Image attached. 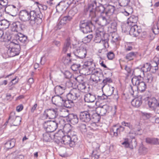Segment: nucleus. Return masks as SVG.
<instances>
[{
  "instance_id": "nucleus-1",
  "label": "nucleus",
  "mask_w": 159,
  "mask_h": 159,
  "mask_svg": "<svg viewBox=\"0 0 159 159\" xmlns=\"http://www.w3.org/2000/svg\"><path fill=\"white\" fill-rule=\"evenodd\" d=\"M43 15L40 11H31L29 12L26 10H22L20 11L19 18L22 21H29L30 24L33 26L36 23L39 24L42 22Z\"/></svg>"
},
{
  "instance_id": "nucleus-2",
  "label": "nucleus",
  "mask_w": 159,
  "mask_h": 159,
  "mask_svg": "<svg viewBox=\"0 0 159 159\" xmlns=\"http://www.w3.org/2000/svg\"><path fill=\"white\" fill-rule=\"evenodd\" d=\"M65 120L60 117L55 119L53 120L45 121L43 126L47 132L52 133L55 131L58 127H62L66 125Z\"/></svg>"
},
{
  "instance_id": "nucleus-3",
  "label": "nucleus",
  "mask_w": 159,
  "mask_h": 159,
  "mask_svg": "<svg viewBox=\"0 0 159 159\" xmlns=\"http://www.w3.org/2000/svg\"><path fill=\"white\" fill-rule=\"evenodd\" d=\"M79 26L80 30L84 33L92 32L95 29V26L91 20H81Z\"/></svg>"
},
{
  "instance_id": "nucleus-4",
  "label": "nucleus",
  "mask_w": 159,
  "mask_h": 159,
  "mask_svg": "<svg viewBox=\"0 0 159 159\" xmlns=\"http://www.w3.org/2000/svg\"><path fill=\"white\" fill-rule=\"evenodd\" d=\"M77 139L76 133L73 132H71L70 135H65L62 138L63 143L65 145H69L70 147L75 146Z\"/></svg>"
},
{
  "instance_id": "nucleus-5",
  "label": "nucleus",
  "mask_w": 159,
  "mask_h": 159,
  "mask_svg": "<svg viewBox=\"0 0 159 159\" xmlns=\"http://www.w3.org/2000/svg\"><path fill=\"white\" fill-rule=\"evenodd\" d=\"M105 35V32L102 30H98L96 31L94 41L96 43H102L105 48L107 46L108 47V39H105L104 36Z\"/></svg>"
},
{
  "instance_id": "nucleus-6",
  "label": "nucleus",
  "mask_w": 159,
  "mask_h": 159,
  "mask_svg": "<svg viewBox=\"0 0 159 159\" xmlns=\"http://www.w3.org/2000/svg\"><path fill=\"white\" fill-rule=\"evenodd\" d=\"M7 48H9L7 53L10 54L11 57H12L18 55L20 49V45L15 41L10 43Z\"/></svg>"
},
{
  "instance_id": "nucleus-7",
  "label": "nucleus",
  "mask_w": 159,
  "mask_h": 159,
  "mask_svg": "<svg viewBox=\"0 0 159 159\" xmlns=\"http://www.w3.org/2000/svg\"><path fill=\"white\" fill-rule=\"evenodd\" d=\"M96 23L102 26H105L109 24L111 21V17L106 15L101 14L98 19L96 18L93 20Z\"/></svg>"
},
{
  "instance_id": "nucleus-8",
  "label": "nucleus",
  "mask_w": 159,
  "mask_h": 159,
  "mask_svg": "<svg viewBox=\"0 0 159 159\" xmlns=\"http://www.w3.org/2000/svg\"><path fill=\"white\" fill-rule=\"evenodd\" d=\"M58 115L57 109V108H51L47 109L44 111L43 118L44 119H53L58 118L57 117Z\"/></svg>"
},
{
  "instance_id": "nucleus-9",
  "label": "nucleus",
  "mask_w": 159,
  "mask_h": 159,
  "mask_svg": "<svg viewBox=\"0 0 159 159\" xmlns=\"http://www.w3.org/2000/svg\"><path fill=\"white\" fill-rule=\"evenodd\" d=\"M97 2L95 1L94 3H91L88 5V7L85 9V12H89V16L93 20L96 16V6Z\"/></svg>"
},
{
  "instance_id": "nucleus-10",
  "label": "nucleus",
  "mask_w": 159,
  "mask_h": 159,
  "mask_svg": "<svg viewBox=\"0 0 159 159\" xmlns=\"http://www.w3.org/2000/svg\"><path fill=\"white\" fill-rule=\"evenodd\" d=\"M80 92L79 89L73 88L66 95L67 99H69L73 101L76 100L80 97Z\"/></svg>"
},
{
  "instance_id": "nucleus-11",
  "label": "nucleus",
  "mask_w": 159,
  "mask_h": 159,
  "mask_svg": "<svg viewBox=\"0 0 159 159\" xmlns=\"http://www.w3.org/2000/svg\"><path fill=\"white\" fill-rule=\"evenodd\" d=\"M131 81L133 85L134 84L136 86L137 89L139 91L143 92L146 89V86L145 83L141 81L138 78H133L132 79Z\"/></svg>"
},
{
  "instance_id": "nucleus-12",
  "label": "nucleus",
  "mask_w": 159,
  "mask_h": 159,
  "mask_svg": "<svg viewBox=\"0 0 159 159\" xmlns=\"http://www.w3.org/2000/svg\"><path fill=\"white\" fill-rule=\"evenodd\" d=\"M15 38L13 42L15 41L16 43H18V44H20V43L19 42L23 44H25L28 42L27 37L21 33H19L17 34L16 35Z\"/></svg>"
},
{
  "instance_id": "nucleus-13",
  "label": "nucleus",
  "mask_w": 159,
  "mask_h": 159,
  "mask_svg": "<svg viewBox=\"0 0 159 159\" xmlns=\"http://www.w3.org/2000/svg\"><path fill=\"white\" fill-rule=\"evenodd\" d=\"M92 111H81L80 113V119L83 122H89L91 120Z\"/></svg>"
},
{
  "instance_id": "nucleus-14",
  "label": "nucleus",
  "mask_w": 159,
  "mask_h": 159,
  "mask_svg": "<svg viewBox=\"0 0 159 159\" xmlns=\"http://www.w3.org/2000/svg\"><path fill=\"white\" fill-rule=\"evenodd\" d=\"M18 9L16 6L13 5H9L5 8V11L6 13L13 16H16L17 13Z\"/></svg>"
},
{
  "instance_id": "nucleus-15",
  "label": "nucleus",
  "mask_w": 159,
  "mask_h": 159,
  "mask_svg": "<svg viewBox=\"0 0 159 159\" xmlns=\"http://www.w3.org/2000/svg\"><path fill=\"white\" fill-rule=\"evenodd\" d=\"M24 25L19 21L13 22L11 26V30L12 32H18L23 30Z\"/></svg>"
},
{
  "instance_id": "nucleus-16",
  "label": "nucleus",
  "mask_w": 159,
  "mask_h": 159,
  "mask_svg": "<svg viewBox=\"0 0 159 159\" xmlns=\"http://www.w3.org/2000/svg\"><path fill=\"white\" fill-rule=\"evenodd\" d=\"M110 108V107L107 105H104L100 106L96 108V111L100 116H103L106 114Z\"/></svg>"
},
{
  "instance_id": "nucleus-17",
  "label": "nucleus",
  "mask_w": 159,
  "mask_h": 159,
  "mask_svg": "<svg viewBox=\"0 0 159 159\" xmlns=\"http://www.w3.org/2000/svg\"><path fill=\"white\" fill-rule=\"evenodd\" d=\"M67 121L70 123L74 125L77 124L79 121L77 115L74 114H70L67 116Z\"/></svg>"
},
{
  "instance_id": "nucleus-18",
  "label": "nucleus",
  "mask_w": 159,
  "mask_h": 159,
  "mask_svg": "<svg viewBox=\"0 0 159 159\" xmlns=\"http://www.w3.org/2000/svg\"><path fill=\"white\" fill-rule=\"evenodd\" d=\"M64 98L62 95H56L52 97V101H54V103H53L55 105H60L63 103Z\"/></svg>"
},
{
  "instance_id": "nucleus-19",
  "label": "nucleus",
  "mask_w": 159,
  "mask_h": 159,
  "mask_svg": "<svg viewBox=\"0 0 159 159\" xmlns=\"http://www.w3.org/2000/svg\"><path fill=\"white\" fill-rule=\"evenodd\" d=\"M141 31V30L138 29L137 25H131L129 33L131 35H133L134 37H137L138 36Z\"/></svg>"
},
{
  "instance_id": "nucleus-20",
  "label": "nucleus",
  "mask_w": 159,
  "mask_h": 159,
  "mask_svg": "<svg viewBox=\"0 0 159 159\" xmlns=\"http://www.w3.org/2000/svg\"><path fill=\"white\" fill-rule=\"evenodd\" d=\"M66 88V86L63 84L57 85L54 88L55 93L57 95H62Z\"/></svg>"
},
{
  "instance_id": "nucleus-21",
  "label": "nucleus",
  "mask_w": 159,
  "mask_h": 159,
  "mask_svg": "<svg viewBox=\"0 0 159 159\" xmlns=\"http://www.w3.org/2000/svg\"><path fill=\"white\" fill-rule=\"evenodd\" d=\"M115 9V7L112 5L109 4L105 5V9L104 13L105 15L110 17L114 13Z\"/></svg>"
},
{
  "instance_id": "nucleus-22",
  "label": "nucleus",
  "mask_w": 159,
  "mask_h": 159,
  "mask_svg": "<svg viewBox=\"0 0 159 159\" xmlns=\"http://www.w3.org/2000/svg\"><path fill=\"white\" fill-rule=\"evenodd\" d=\"M76 54L78 53V55H75L80 59H83L85 57L86 55V48L80 47L79 49H76L75 52Z\"/></svg>"
},
{
  "instance_id": "nucleus-23",
  "label": "nucleus",
  "mask_w": 159,
  "mask_h": 159,
  "mask_svg": "<svg viewBox=\"0 0 159 159\" xmlns=\"http://www.w3.org/2000/svg\"><path fill=\"white\" fill-rule=\"evenodd\" d=\"M149 107L153 110L157 105V100L154 98L148 99L146 101Z\"/></svg>"
},
{
  "instance_id": "nucleus-24",
  "label": "nucleus",
  "mask_w": 159,
  "mask_h": 159,
  "mask_svg": "<svg viewBox=\"0 0 159 159\" xmlns=\"http://www.w3.org/2000/svg\"><path fill=\"white\" fill-rule=\"evenodd\" d=\"M96 99L95 96L90 93L86 94L84 96V100L87 102H93Z\"/></svg>"
},
{
  "instance_id": "nucleus-25",
  "label": "nucleus",
  "mask_w": 159,
  "mask_h": 159,
  "mask_svg": "<svg viewBox=\"0 0 159 159\" xmlns=\"http://www.w3.org/2000/svg\"><path fill=\"white\" fill-rule=\"evenodd\" d=\"M71 44V43L70 39L69 38H67L63 47L62 50V53H66L68 50L71 48L70 46Z\"/></svg>"
},
{
  "instance_id": "nucleus-26",
  "label": "nucleus",
  "mask_w": 159,
  "mask_h": 159,
  "mask_svg": "<svg viewBox=\"0 0 159 159\" xmlns=\"http://www.w3.org/2000/svg\"><path fill=\"white\" fill-rule=\"evenodd\" d=\"M142 97L139 96L138 98L134 99L131 102L132 105L135 107H140L142 104Z\"/></svg>"
},
{
  "instance_id": "nucleus-27",
  "label": "nucleus",
  "mask_w": 159,
  "mask_h": 159,
  "mask_svg": "<svg viewBox=\"0 0 159 159\" xmlns=\"http://www.w3.org/2000/svg\"><path fill=\"white\" fill-rule=\"evenodd\" d=\"M138 17L134 15H132L128 19L127 23L130 26L133 25H136V23L138 21Z\"/></svg>"
},
{
  "instance_id": "nucleus-28",
  "label": "nucleus",
  "mask_w": 159,
  "mask_h": 159,
  "mask_svg": "<svg viewBox=\"0 0 159 159\" xmlns=\"http://www.w3.org/2000/svg\"><path fill=\"white\" fill-rule=\"evenodd\" d=\"M146 142L148 143L153 144L159 145V139L158 138H147L145 139Z\"/></svg>"
},
{
  "instance_id": "nucleus-29",
  "label": "nucleus",
  "mask_w": 159,
  "mask_h": 159,
  "mask_svg": "<svg viewBox=\"0 0 159 159\" xmlns=\"http://www.w3.org/2000/svg\"><path fill=\"white\" fill-rule=\"evenodd\" d=\"M15 139H12L8 140L5 144V148L7 149L12 148L15 145Z\"/></svg>"
},
{
  "instance_id": "nucleus-30",
  "label": "nucleus",
  "mask_w": 159,
  "mask_h": 159,
  "mask_svg": "<svg viewBox=\"0 0 159 159\" xmlns=\"http://www.w3.org/2000/svg\"><path fill=\"white\" fill-rule=\"evenodd\" d=\"M49 132H47L43 134V139L44 141L46 142H49L51 141L54 138V135L51 134L49 133Z\"/></svg>"
},
{
  "instance_id": "nucleus-31",
  "label": "nucleus",
  "mask_w": 159,
  "mask_h": 159,
  "mask_svg": "<svg viewBox=\"0 0 159 159\" xmlns=\"http://www.w3.org/2000/svg\"><path fill=\"white\" fill-rule=\"evenodd\" d=\"M92 122H93L98 123L100 119V116L96 112L94 113H93L92 112L91 116V117Z\"/></svg>"
},
{
  "instance_id": "nucleus-32",
  "label": "nucleus",
  "mask_w": 159,
  "mask_h": 159,
  "mask_svg": "<svg viewBox=\"0 0 159 159\" xmlns=\"http://www.w3.org/2000/svg\"><path fill=\"white\" fill-rule=\"evenodd\" d=\"M10 25L9 22L6 20H0V28L5 29L7 28Z\"/></svg>"
},
{
  "instance_id": "nucleus-33",
  "label": "nucleus",
  "mask_w": 159,
  "mask_h": 159,
  "mask_svg": "<svg viewBox=\"0 0 159 159\" xmlns=\"http://www.w3.org/2000/svg\"><path fill=\"white\" fill-rule=\"evenodd\" d=\"M63 104L65 107L68 108H70L74 105L73 101L69 99L66 100L65 98Z\"/></svg>"
},
{
  "instance_id": "nucleus-34",
  "label": "nucleus",
  "mask_w": 159,
  "mask_h": 159,
  "mask_svg": "<svg viewBox=\"0 0 159 159\" xmlns=\"http://www.w3.org/2000/svg\"><path fill=\"white\" fill-rule=\"evenodd\" d=\"M84 66H81V68L79 69V72L82 75H86L90 74V70L89 68H87L84 67Z\"/></svg>"
},
{
  "instance_id": "nucleus-35",
  "label": "nucleus",
  "mask_w": 159,
  "mask_h": 159,
  "mask_svg": "<svg viewBox=\"0 0 159 159\" xmlns=\"http://www.w3.org/2000/svg\"><path fill=\"white\" fill-rule=\"evenodd\" d=\"M152 68V66L151 64L148 63H146L142 67L141 70L143 73L144 72H147L150 71Z\"/></svg>"
},
{
  "instance_id": "nucleus-36",
  "label": "nucleus",
  "mask_w": 159,
  "mask_h": 159,
  "mask_svg": "<svg viewBox=\"0 0 159 159\" xmlns=\"http://www.w3.org/2000/svg\"><path fill=\"white\" fill-rule=\"evenodd\" d=\"M99 4V6H96V11L100 12L101 14H103L105 11V5H103L102 4Z\"/></svg>"
},
{
  "instance_id": "nucleus-37",
  "label": "nucleus",
  "mask_w": 159,
  "mask_h": 159,
  "mask_svg": "<svg viewBox=\"0 0 159 159\" xmlns=\"http://www.w3.org/2000/svg\"><path fill=\"white\" fill-rule=\"evenodd\" d=\"M130 136L132 139L131 142L129 143V148L131 149H133L136 147L137 145V143L136 139L134 138V136H131V135H130Z\"/></svg>"
},
{
  "instance_id": "nucleus-38",
  "label": "nucleus",
  "mask_w": 159,
  "mask_h": 159,
  "mask_svg": "<svg viewBox=\"0 0 159 159\" xmlns=\"http://www.w3.org/2000/svg\"><path fill=\"white\" fill-rule=\"evenodd\" d=\"M119 130V125H115L113 126L111 132L113 133L114 136H117L118 134L120 133Z\"/></svg>"
},
{
  "instance_id": "nucleus-39",
  "label": "nucleus",
  "mask_w": 159,
  "mask_h": 159,
  "mask_svg": "<svg viewBox=\"0 0 159 159\" xmlns=\"http://www.w3.org/2000/svg\"><path fill=\"white\" fill-rule=\"evenodd\" d=\"M119 5L122 7L127 6L130 2V0H117Z\"/></svg>"
},
{
  "instance_id": "nucleus-40",
  "label": "nucleus",
  "mask_w": 159,
  "mask_h": 159,
  "mask_svg": "<svg viewBox=\"0 0 159 159\" xmlns=\"http://www.w3.org/2000/svg\"><path fill=\"white\" fill-rule=\"evenodd\" d=\"M78 11V10L77 7H74L69 11L68 14L69 16L73 17L77 13Z\"/></svg>"
},
{
  "instance_id": "nucleus-41",
  "label": "nucleus",
  "mask_w": 159,
  "mask_h": 159,
  "mask_svg": "<svg viewBox=\"0 0 159 159\" xmlns=\"http://www.w3.org/2000/svg\"><path fill=\"white\" fill-rule=\"evenodd\" d=\"M85 66H90L89 68H93L95 66V64L92 61H86L84 62V65Z\"/></svg>"
},
{
  "instance_id": "nucleus-42",
  "label": "nucleus",
  "mask_w": 159,
  "mask_h": 159,
  "mask_svg": "<svg viewBox=\"0 0 159 159\" xmlns=\"http://www.w3.org/2000/svg\"><path fill=\"white\" fill-rule=\"evenodd\" d=\"M136 89H137L136 86L134 84L133 85V86H132L131 85H130V87L129 88V90L132 95L135 96V95H134V93L135 92H137L136 90Z\"/></svg>"
},
{
  "instance_id": "nucleus-43",
  "label": "nucleus",
  "mask_w": 159,
  "mask_h": 159,
  "mask_svg": "<svg viewBox=\"0 0 159 159\" xmlns=\"http://www.w3.org/2000/svg\"><path fill=\"white\" fill-rule=\"evenodd\" d=\"M152 32L155 34H157L159 33V26L158 24L154 25L152 29Z\"/></svg>"
},
{
  "instance_id": "nucleus-44",
  "label": "nucleus",
  "mask_w": 159,
  "mask_h": 159,
  "mask_svg": "<svg viewBox=\"0 0 159 159\" xmlns=\"http://www.w3.org/2000/svg\"><path fill=\"white\" fill-rule=\"evenodd\" d=\"M112 80L110 78H106L104 79L102 81L101 84L102 85V88L104 87L107 83H111L112 82Z\"/></svg>"
},
{
  "instance_id": "nucleus-45",
  "label": "nucleus",
  "mask_w": 159,
  "mask_h": 159,
  "mask_svg": "<svg viewBox=\"0 0 159 159\" xmlns=\"http://www.w3.org/2000/svg\"><path fill=\"white\" fill-rule=\"evenodd\" d=\"M81 67V66L80 64H74L71 66V68L73 71H76L78 70H79Z\"/></svg>"
},
{
  "instance_id": "nucleus-46",
  "label": "nucleus",
  "mask_w": 159,
  "mask_h": 159,
  "mask_svg": "<svg viewBox=\"0 0 159 159\" xmlns=\"http://www.w3.org/2000/svg\"><path fill=\"white\" fill-rule=\"evenodd\" d=\"M153 77L151 74H148L145 77L146 81L148 83H151L153 80Z\"/></svg>"
},
{
  "instance_id": "nucleus-47",
  "label": "nucleus",
  "mask_w": 159,
  "mask_h": 159,
  "mask_svg": "<svg viewBox=\"0 0 159 159\" xmlns=\"http://www.w3.org/2000/svg\"><path fill=\"white\" fill-rule=\"evenodd\" d=\"M131 26H130V25H129L128 23L127 24L123 25L122 26V31L124 32H126L129 30H130Z\"/></svg>"
},
{
  "instance_id": "nucleus-48",
  "label": "nucleus",
  "mask_w": 159,
  "mask_h": 159,
  "mask_svg": "<svg viewBox=\"0 0 159 159\" xmlns=\"http://www.w3.org/2000/svg\"><path fill=\"white\" fill-rule=\"evenodd\" d=\"M66 24V23L62 19H61L57 25V28L59 29H60Z\"/></svg>"
},
{
  "instance_id": "nucleus-49",
  "label": "nucleus",
  "mask_w": 159,
  "mask_h": 159,
  "mask_svg": "<svg viewBox=\"0 0 159 159\" xmlns=\"http://www.w3.org/2000/svg\"><path fill=\"white\" fill-rule=\"evenodd\" d=\"M114 88L113 87H109L107 90V97L111 96L113 93Z\"/></svg>"
},
{
  "instance_id": "nucleus-50",
  "label": "nucleus",
  "mask_w": 159,
  "mask_h": 159,
  "mask_svg": "<svg viewBox=\"0 0 159 159\" xmlns=\"http://www.w3.org/2000/svg\"><path fill=\"white\" fill-rule=\"evenodd\" d=\"M73 18V17H72L69 16V15L68 14L67 15L64 16L62 19L66 23L68 22L71 21Z\"/></svg>"
},
{
  "instance_id": "nucleus-51",
  "label": "nucleus",
  "mask_w": 159,
  "mask_h": 159,
  "mask_svg": "<svg viewBox=\"0 0 159 159\" xmlns=\"http://www.w3.org/2000/svg\"><path fill=\"white\" fill-rule=\"evenodd\" d=\"M139 151L141 153L145 154L147 152V149L143 145H142L139 148Z\"/></svg>"
},
{
  "instance_id": "nucleus-52",
  "label": "nucleus",
  "mask_w": 159,
  "mask_h": 159,
  "mask_svg": "<svg viewBox=\"0 0 159 159\" xmlns=\"http://www.w3.org/2000/svg\"><path fill=\"white\" fill-rule=\"evenodd\" d=\"M93 37L92 34H89L84 38V41L87 43L89 42Z\"/></svg>"
},
{
  "instance_id": "nucleus-53",
  "label": "nucleus",
  "mask_w": 159,
  "mask_h": 159,
  "mask_svg": "<svg viewBox=\"0 0 159 159\" xmlns=\"http://www.w3.org/2000/svg\"><path fill=\"white\" fill-rule=\"evenodd\" d=\"M107 95L103 94L101 96H98L97 99L98 101H100L106 99H107Z\"/></svg>"
},
{
  "instance_id": "nucleus-54",
  "label": "nucleus",
  "mask_w": 159,
  "mask_h": 159,
  "mask_svg": "<svg viewBox=\"0 0 159 159\" xmlns=\"http://www.w3.org/2000/svg\"><path fill=\"white\" fill-rule=\"evenodd\" d=\"M136 54L135 52H131L128 54L126 56L127 59H129L136 56Z\"/></svg>"
},
{
  "instance_id": "nucleus-55",
  "label": "nucleus",
  "mask_w": 159,
  "mask_h": 159,
  "mask_svg": "<svg viewBox=\"0 0 159 159\" xmlns=\"http://www.w3.org/2000/svg\"><path fill=\"white\" fill-rule=\"evenodd\" d=\"M121 124L123 126L128 127L130 129L133 128V126L130 123L123 121L121 123Z\"/></svg>"
},
{
  "instance_id": "nucleus-56",
  "label": "nucleus",
  "mask_w": 159,
  "mask_h": 159,
  "mask_svg": "<svg viewBox=\"0 0 159 159\" xmlns=\"http://www.w3.org/2000/svg\"><path fill=\"white\" fill-rule=\"evenodd\" d=\"M107 56L108 60H112L114 58L115 55L113 52L111 51L107 53Z\"/></svg>"
},
{
  "instance_id": "nucleus-57",
  "label": "nucleus",
  "mask_w": 159,
  "mask_h": 159,
  "mask_svg": "<svg viewBox=\"0 0 159 159\" xmlns=\"http://www.w3.org/2000/svg\"><path fill=\"white\" fill-rule=\"evenodd\" d=\"M64 74L65 78L67 79L70 78L72 76V74L68 71H65Z\"/></svg>"
},
{
  "instance_id": "nucleus-58",
  "label": "nucleus",
  "mask_w": 159,
  "mask_h": 159,
  "mask_svg": "<svg viewBox=\"0 0 159 159\" xmlns=\"http://www.w3.org/2000/svg\"><path fill=\"white\" fill-rule=\"evenodd\" d=\"M158 64L157 62H154V63L156 64V66H152L151 69L154 70V71H152V72L153 73L156 72V71L158 70V67L159 66V60H158Z\"/></svg>"
},
{
  "instance_id": "nucleus-59",
  "label": "nucleus",
  "mask_w": 159,
  "mask_h": 159,
  "mask_svg": "<svg viewBox=\"0 0 159 159\" xmlns=\"http://www.w3.org/2000/svg\"><path fill=\"white\" fill-rule=\"evenodd\" d=\"M80 129L83 132H86L87 131V129L86 125L81 124L80 125Z\"/></svg>"
},
{
  "instance_id": "nucleus-60",
  "label": "nucleus",
  "mask_w": 159,
  "mask_h": 159,
  "mask_svg": "<svg viewBox=\"0 0 159 159\" xmlns=\"http://www.w3.org/2000/svg\"><path fill=\"white\" fill-rule=\"evenodd\" d=\"M89 70H90V74L93 75H97L98 73H99V71L97 70V69H95L94 67L93 68H89Z\"/></svg>"
},
{
  "instance_id": "nucleus-61",
  "label": "nucleus",
  "mask_w": 159,
  "mask_h": 159,
  "mask_svg": "<svg viewBox=\"0 0 159 159\" xmlns=\"http://www.w3.org/2000/svg\"><path fill=\"white\" fill-rule=\"evenodd\" d=\"M117 26V23L114 21L111 23V28L114 31H115L116 30Z\"/></svg>"
},
{
  "instance_id": "nucleus-62",
  "label": "nucleus",
  "mask_w": 159,
  "mask_h": 159,
  "mask_svg": "<svg viewBox=\"0 0 159 159\" xmlns=\"http://www.w3.org/2000/svg\"><path fill=\"white\" fill-rule=\"evenodd\" d=\"M8 2V0H0V5L6 6H7Z\"/></svg>"
},
{
  "instance_id": "nucleus-63",
  "label": "nucleus",
  "mask_w": 159,
  "mask_h": 159,
  "mask_svg": "<svg viewBox=\"0 0 159 159\" xmlns=\"http://www.w3.org/2000/svg\"><path fill=\"white\" fill-rule=\"evenodd\" d=\"M16 118L15 113L14 112L12 111L11 113L8 120L11 119L12 120H14Z\"/></svg>"
},
{
  "instance_id": "nucleus-64",
  "label": "nucleus",
  "mask_w": 159,
  "mask_h": 159,
  "mask_svg": "<svg viewBox=\"0 0 159 159\" xmlns=\"http://www.w3.org/2000/svg\"><path fill=\"white\" fill-rule=\"evenodd\" d=\"M24 156L22 154L16 155L14 157V159H24Z\"/></svg>"
}]
</instances>
